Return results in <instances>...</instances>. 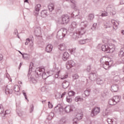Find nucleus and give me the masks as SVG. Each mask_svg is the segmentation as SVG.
Wrapping results in <instances>:
<instances>
[{
  "label": "nucleus",
  "instance_id": "a19ab883",
  "mask_svg": "<svg viewBox=\"0 0 124 124\" xmlns=\"http://www.w3.org/2000/svg\"><path fill=\"white\" fill-rule=\"evenodd\" d=\"M4 112V108H3V106L2 105H0V114H2V116L3 115Z\"/></svg>",
  "mask_w": 124,
  "mask_h": 124
},
{
  "label": "nucleus",
  "instance_id": "f03ea898",
  "mask_svg": "<svg viewBox=\"0 0 124 124\" xmlns=\"http://www.w3.org/2000/svg\"><path fill=\"white\" fill-rule=\"evenodd\" d=\"M35 76L36 78L39 77H42L43 79H47L48 76L45 73V69L44 68L38 67L37 68L35 71Z\"/></svg>",
  "mask_w": 124,
  "mask_h": 124
},
{
  "label": "nucleus",
  "instance_id": "338daca9",
  "mask_svg": "<svg viewBox=\"0 0 124 124\" xmlns=\"http://www.w3.org/2000/svg\"><path fill=\"white\" fill-rule=\"evenodd\" d=\"M87 71L88 72H90V71L91 70V66H88L86 69Z\"/></svg>",
  "mask_w": 124,
  "mask_h": 124
},
{
  "label": "nucleus",
  "instance_id": "f8f14e48",
  "mask_svg": "<svg viewBox=\"0 0 124 124\" xmlns=\"http://www.w3.org/2000/svg\"><path fill=\"white\" fill-rule=\"evenodd\" d=\"M67 1H69L70 0V1L71 2L72 4H71V7L73 9H74V10H77V9H78V7H77V5L76 4V3H77L76 2V1L74 0H66Z\"/></svg>",
  "mask_w": 124,
  "mask_h": 124
},
{
  "label": "nucleus",
  "instance_id": "dca6fc26",
  "mask_svg": "<svg viewBox=\"0 0 124 124\" xmlns=\"http://www.w3.org/2000/svg\"><path fill=\"white\" fill-rule=\"evenodd\" d=\"M119 90V86L117 84H114L111 87V92H117Z\"/></svg>",
  "mask_w": 124,
  "mask_h": 124
},
{
  "label": "nucleus",
  "instance_id": "a18cd8bd",
  "mask_svg": "<svg viewBox=\"0 0 124 124\" xmlns=\"http://www.w3.org/2000/svg\"><path fill=\"white\" fill-rule=\"evenodd\" d=\"M96 82L98 85H101L102 84H103V80L100 78H97L96 80Z\"/></svg>",
  "mask_w": 124,
  "mask_h": 124
},
{
  "label": "nucleus",
  "instance_id": "6e6552de",
  "mask_svg": "<svg viewBox=\"0 0 124 124\" xmlns=\"http://www.w3.org/2000/svg\"><path fill=\"white\" fill-rule=\"evenodd\" d=\"M100 112V108L96 107L93 108L91 112V117H94V116H96L98 114H99Z\"/></svg>",
  "mask_w": 124,
  "mask_h": 124
},
{
  "label": "nucleus",
  "instance_id": "864d4df0",
  "mask_svg": "<svg viewBox=\"0 0 124 124\" xmlns=\"http://www.w3.org/2000/svg\"><path fill=\"white\" fill-rule=\"evenodd\" d=\"M106 62H107V64H108L109 67H110L113 64V61H109V62L107 61Z\"/></svg>",
  "mask_w": 124,
  "mask_h": 124
},
{
  "label": "nucleus",
  "instance_id": "f704fd0d",
  "mask_svg": "<svg viewBox=\"0 0 124 124\" xmlns=\"http://www.w3.org/2000/svg\"><path fill=\"white\" fill-rule=\"evenodd\" d=\"M107 122L108 124H117V121H114V120L108 118Z\"/></svg>",
  "mask_w": 124,
  "mask_h": 124
},
{
  "label": "nucleus",
  "instance_id": "a211bd4d",
  "mask_svg": "<svg viewBox=\"0 0 124 124\" xmlns=\"http://www.w3.org/2000/svg\"><path fill=\"white\" fill-rule=\"evenodd\" d=\"M68 58H69V54L67 52H65L63 53V55H62V60L63 61H64V62H65L66 61H67V60H68Z\"/></svg>",
  "mask_w": 124,
  "mask_h": 124
},
{
  "label": "nucleus",
  "instance_id": "603ef678",
  "mask_svg": "<svg viewBox=\"0 0 124 124\" xmlns=\"http://www.w3.org/2000/svg\"><path fill=\"white\" fill-rule=\"evenodd\" d=\"M9 114H10V110H6L5 111V113L3 114V115H2V117H5L6 115H8Z\"/></svg>",
  "mask_w": 124,
  "mask_h": 124
},
{
  "label": "nucleus",
  "instance_id": "c85d7f7f",
  "mask_svg": "<svg viewBox=\"0 0 124 124\" xmlns=\"http://www.w3.org/2000/svg\"><path fill=\"white\" fill-rule=\"evenodd\" d=\"M118 56L120 58H123L124 56V48H121L118 53Z\"/></svg>",
  "mask_w": 124,
  "mask_h": 124
},
{
  "label": "nucleus",
  "instance_id": "5701e85b",
  "mask_svg": "<svg viewBox=\"0 0 124 124\" xmlns=\"http://www.w3.org/2000/svg\"><path fill=\"white\" fill-rule=\"evenodd\" d=\"M111 22L113 25V29H114V30H117V29H118V24H119V23L113 19L111 20Z\"/></svg>",
  "mask_w": 124,
  "mask_h": 124
},
{
  "label": "nucleus",
  "instance_id": "8fccbe9b",
  "mask_svg": "<svg viewBox=\"0 0 124 124\" xmlns=\"http://www.w3.org/2000/svg\"><path fill=\"white\" fill-rule=\"evenodd\" d=\"M81 26H83L84 28H86L88 25V22L84 21L81 23Z\"/></svg>",
  "mask_w": 124,
  "mask_h": 124
},
{
  "label": "nucleus",
  "instance_id": "6e6d98bb",
  "mask_svg": "<svg viewBox=\"0 0 124 124\" xmlns=\"http://www.w3.org/2000/svg\"><path fill=\"white\" fill-rule=\"evenodd\" d=\"M101 16H102V17H104V16H108V13L106 12H103L101 15Z\"/></svg>",
  "mask_w": 124,
  "mask_h": 124
},
{
  "label": "nucleus",
  "instance_id": "cd10ccee",
  "mask_svg": "<svg viewBox=\"0 0 124 124\" xmlns=\"http://www.w3.org/2000/svg\"><path fill=\"white\" fill-rule=\"evenodd\" d=\"M112 99H113L114 102H115V104H116L117 103L120 102V101L121 100V97L119 96H115L113 97Z\"/></svg>",
  "mask_w": 124,
  "mask_h": 124
},
{
  "label": "nucleus",
  "instance_id": "de8ad7c7",
  "mask_svg": "<svg viewBox=\"0 0 124 124\" xmlns=\"http://www.w3.org/2000/svg\"><path fill=\"white\" fill-rule=\"evenodd\" d=\"M87 40H88V39L80 40L79 41V43L81 45L85 44L87 42Z\"/></svg>",
  "mask_w": 124,
  "mask_h": 124
},
{
  "label": "nucleus",
  "instance_id": "4d7b16f0",
  "mask_svg": "<svg viewBox=\"0 0 124 124\" xmlns=\"http://www.w3.org/2000/svg\"><path fill=\"white\" fill-rule=\"evenodd\" d=\"M25 91H22V93H23V95L25 98V99H26V100H28V101H29V100L28 99V97H27V93L24 92Z\"/></svg>",
  "mask_w": 124,
  "mask_h": 124
},
{
  "label": "nucleus",
  "instance_id": "e433bc0d",
  "mask_svg": "<svg viewBox=\"0 0 124 124\" xmlns=\"http://www.w3.org/2000/svg\"><path fill=\"white\" fill-rule=\"evenodd\" d=\"M94 19V15L93 14H90L88 16V21H93Z\"/></svg>",
  "mask_w": 124,
  "mask_h": 124
},
{
  "label": "nucleus",
  "instance_id": "79ce46f5",
  "mask_svg": "<svg viewBox=\"0 0 124 124\" xmlns=\"http://www.w3.org/2000/svg\"><path fill=\"white\" fill-rule=\"evenodd\" d=\"M108 104L109 105H116V102L114 101V99L113 98L110 99L108 101Z\"/></svg>",
  "mask_w": 124,
  "mask_h": 124
},
{
  "label": "nucleus",
  "instance_id": "774afa93",
  "mask_svg": "<svg viewBox=\"0 0 124 124\" xmlns=\"http://www.w3.org/2000/svg\"><path fill=\"white\" fill-rule=\"evenodd\" d=\"M66 93V92H64V93H63L62 94V95H61V98H62L64 96V95H65Z\"/></svg>",
  "mask_w": 124,
  "mask_h": 124
},
{
  "label": "nucleus",
  "instance_id": "6ab92c4d",
  "mask_svg": "<svg viewBox=\"0 0 124 124\" xmlns=\"http://www.w3.org/2000/svg\"><path fill=\"white\" fill-rule=\"evenodd\" d=\"M69 52L72 55H74L75 57H78L77 53L76 52V48L69 49Z\"/></svg>",
  "mask_w": 124,
  "mask_h": 124
},
{
  "label": "nucleus",
  "instance_id": "0e129e2a",
  "mask_svg": "<svg viewBox=\"0 0 124 124\" xmlns=\"http://www.w3.org/2000/svg\"><path fill=\"white\" fill-rule=\"evenodd\" d=\"M30 41H31V40L30 39V38H27L26 39V42L25 43V45H28L29 42H30Z\"/></svg>",
  "mask_w": 124,
  "mask_h": 124
},
{
  "label": "nucleus",
  "instance_id": "423d86ee",
  "mask_svg": "<svg viewBox=\"0 0 124 124\" xmlns=\"http://www.w3.org/2000/svg\"><path fill=\"white\" fill-rule=\"evenodd\" d=\"M107 10L110 15L114 16L116 14V9L115 7L112 5H109L107 8Z\"/></svg>",
  "mask_w": 124,
  "mask_h": 124
},
{
  "label": "nucleus",
  "instance_id": "bf43d9fd",
  "mask_svg": "<svg viewBox=\"0 0 124 124\" xmlns=\"http://www.w3.org/2000/svg\"><path fill=\"white\" fill-rule=\"evenodd\" d=\"M48 108H50V109L53 108V105L51 102H48Z\"/></svg>",
  "mask_w": 124,
  "mask_h": 124
},
{
  "label": "nucleus",
  "instance_id": "20e7f679",
  "mask_svg": "<svg viewBox=\"0 0 124 124\" xmlns=\"http://www.w3.org/2000/svg\"><path fill=\"white\" fill-rule=\"evenodd\" d=\"M101 50L107 53H113L115 51V48L108 46H106V45H104L101 46Z\"/></svg>",
  "mask_w": 124,
  "mask_h": 124
},
{
  "label": "nucleus",
  "instance_id": "bb28decb",
  "mask_svg": "<svg viewBox=\"0 0 124 124\" xmlns=\"http://www.w3.org/2000/svg\"><path fill=\"white\" fill-rule=\"evenodd\" d=\"M61 109H62V107L60 104L58 105L54 108V111L56 113L61 112Z\"/></svg>",
  "mask_w": 124,
  "mask_h": 124
},
{
  "label": "nucleus",
  "instance_id": "c756f323",
  "mask_svg": "<svg viewBox=\"0 0 124 124\" xmlns=\"http://www.w3.org/2000/svg\"><path fill=\"white\" fill-rule=\"evenodd\" d=\"M47 7L48 8V10L50 12L53 11L54 9H55V5L53 3L49 4L48 6Z\"/></svg>",
  "mask_w": 124,
  "mask_h": 124
},
{
  "label": "nucleus",
  "instance_id": "052dcab7",
  "mask_svg": "<svg viewBox=\"0 0 124 124\" xmlns=\"http://www.w3.org/2000/svg\"><path fill=\"white\" fill-rule=\"evenodd\" d=\"M62 11L61 9H58V10L56 11V13L57 14H62Z\"/></svg>",
  "mask_w": 124,
  "mask_h": 124
},
{
  "label": "nucleus",
  "instance_id": "49530a36",
  "mask_svg": "<svg viewBox=\"0 0 124 124\" xmlns=\"http://www.w3.org/2000/svg\"><path fill=\"white\" fill-rule=\"evenodd\" d=\"M54 114L53 112H51L48 115V117L47 118L48 120H52L54 117Z\"/></svg>",
  "mask_w": 124,
  "mask_h": 124
},
{
  "label": "nucleus",
  "instance_id": "2eb2a0df",
  "mask_svg": "<svg viewBox=\"0 0 124 124\" xmlns=\"http://www.w3.org/2000/svg\"><path fill=\"white\" fill-rule=\"evenodd\" d=\"M80 12L79 11H76L71 13V17L74 18V19H77V18L79 16Z\"/></svg>",
  "mask_w": 124,
  "mask_h": 124
},
{
  "label": "nucleus",
  "instance_id": "7c9ffc66",
  "mask_svg": "<svg viewBox=\"0 0 124 124\" xmlns=\"http://www.w3.org/2000/svg\"><path fill=\"white\" fill-rule=\"evenodd\" d=\"M109 111H110V109L109 108H107L105 109V111L103 112V116L104 117H107L109 115Z\"/></svg>",
  "mask_w": 124,
  "mask_h": 124
},
{
  "label": "nucleus",
  "instance_id": "473e14b6",
  "mask_svg": "<svg viewBox=\"0 0 124 124\" xmlns=\"http://www.w3.org/2000/svg\"><path fill=\"white\" fill-rule=\"evenodd\" d=\"M13 93V90H12V89L11 90L9 89L7 87V86H6L5 87L6 94H9V93Z\"/></svg>",
  "mask_w": 124,
  "mask_h": 124
},
{
  "label": "nucleus",
  "instance_id": "58836bf2",
  "mask_svg": "<svg viewBox=\"0 0 124 124\" xmlns=\"http://www.w3.org/2000/svg\"><path fill=\"white\" fill-rule=\"evenodd\" d=\"M30 57L31 56H30V54H28L27 53H24L23 55L22 58H23V59L24 60H29V59H30Z\"/></svg>",
  "mask_w": 124,
  "mask_h": 124
},
{
  "label": "nucleus",
  "instance_id": "412c9836",
  "mask_svg": "<svg viewBox=\"0 0 124 124\" xmlns=\"http://www.w3.org/2000/svg\"><path fill=\"white\" fill-rule=\"evenodd\" d=\"M58 48L61 51H64L66 49V46L64 44H61L58 46Z\"/></svg>",
  "mask_w": 124,
  "mask_h": 124
},
{
  "label": "nucleus",
  "instance_id": "39448f33",
  "mask_svg": "<svg viewBox=\"0 0 124 124\" xmlns=\"http://www.w3.org/2000/svg\"><path fill=\"white\" fill-rule=\"evenodd\" d=\"M32 66H33V63L31 62L30 65L29 66V70L28 76L29 77V80H30L31 82H32L33 84H35V83H36L37 82L36 79H35V78H34L33 77H32V76H31L30 77H29L30 73H31V69H32Z\"/></svg>",
  "mask_w": 124,
  "mask_h": 124
},
{
  "label": "nucleus",
  "instance_id": "ddd939ff",
  "mask_svg": "<svg viewBox=\"0 0 124 124\" xmlns=\"http://www.w3.org/2000/svg\"><path fill=\"white\" fill-rule=\"evenodd\" d=\"M97 78V76L95 73H92L89 75V79L91 81H95Z\"/></svg>",
  "mask_w": 124,
  "mask_h": 124
},
{
  "label": "nucleus",
  "instance_id": "680f3d73",
  "mask_svg": "<svg viewBox=\"0 0 124 124\" xmlns=\"http://www.w3.org/2000/svg\"><path fill=\"white\" fill-rule=\"evenodd\" d=\"M67 77H68V76L67 75H65L61 77V79L62 80H64V79H66Z\"/></svg>",
  "mask_w": 124,
  "mask_h": 124
},
{
  "label": "nucleus",
  "instance_id": "5fc2aeb1",
  "mask_svg": "<svg viewBox=\"0 0 124 124\" xmlns=\"http://www.w3.org/2000/svg\"><path fill=\"white\" fill-rule=\"evenodd\" d=\"M96 26H97V24L94 23L93 25V27L91 28V30H92V31H94V30H96Z\"/></svg>",
  "mask_w": 124,
  "mask_h": 124
},
{
  "label": "nucleus",
  "instance_id": "0eeeda50",
  "mask_svg": "<svg viewBox=\"0 0 124 124\" xmlns=\"http://www.w3.org/2000/svg\"><path fill=\"white\" fill-rule=\"evenodd\" d=\"M76 65V63L73 60H69L67 61L66 63V67L67 69H70V68H72V67H74V66Z\"/></svg>",
  "mask_w": 124,
  "mask_h": 124
},
{
  "label": "nucleus",
  "instance_id": "7ed1b4c3",
  "mask_svg": "<svg viewBox=\"0 0 124 124\" xmlns=\"http://www.w3.org/2000/svg\"><path fill=\"white\" fill-rule=\"evenodd\" d=\"M61 20L58 21L59 24L61 25H66L69 23L70 17L67 15H63L61 17Z\"/></svg>",
  "mask_w": 124,
  "mask_h": 124
},
{
  "label": "nucleus",
  "instance_id": "2f4dec72",
  "mask_svg": "<svg viewBox=\"0 0 124 124\" xmlns=\"http://www.w3.org/2000/svg\"><path fill=\"white\" fill-rule=\"evenodd\" d=\"M41 7V5L40 4H38L36 5V6L35 7V10L36 12V15H38V12L40 10V8Z\"/></svg>",
  "mask_w": 124,
  "mask_h": 124
},
{
  "label": "nucleus",
  "instance_id": "e2e57ef3",
  "mask_svg": "<svg viewBox=\"0 0 124 124\" xmlns=\"http://www.w3.org/2000/svg\"><path fill=\"white\" fill-rule=\"evenodd\" d=\"M33 105H31V108H30V113H32L33 112Z\"/></svg>",
  "mask_w": 124,
  "mask_h": 124
},
{
  "label": "nucleus",
  "instance_id": "4be33fe9",
  "mask_svg": "<svg viewBox=\"0 0 124 124\" xmlns=\"http://www.w3.org/2000/svg\"><path fill=\"white\" fill-rule=\"evenodd\" d=\"M57 37L58 39H62L63 37H64L63 34H62L60 30H59L57 32Z\"/></svg>",
  "mask_w": 124,
  "mask_h": 124
},
{
  "label": "nucleus",
  "instance_id": "09e8293b",
  "mask_svg": "<svg viewBox=\"0 0 124 124\" xmlns=\"http://www.w3.org/2000/svg\"><path fill=\"white\" fill-rule=\"evenodd\" d=\"M118 76H119V80L120 79L121 80H123V81H124V74H122L121 75H120V74H119Z\"/></svg>",
  "mask_w": 124,
  "mask_h": 124
},
{
  "label": "nucleus",
  "instance_id": "a878e982",
  "mask_svg": "<svg viewBox=\"0 0 124 124\" xmlns=\"http://www.w3.org/2000/svg\"><path fill=\"white\" fill-rule=\"evenodd\" d=\"M14 91L17 93H16L17 95H20V87L18 85H15L14 87Z\"/></svg>",
  "mask_w": 124,
  "mask_h": 124
},
{
  "label": "nucleus",
  "instance_id": "f257e3e1",
  "mask_svg": "<svg viewBox=\"0 0 124 124\" xmlns=\"http://www.w3.org/2000/svg\"><path fill=\"white\" fill-rule=\"evenodd\" d=\"M76 28H77V23L76 22H73L68 28L69 31L71 32V36H72L73 38L76 40L82 37V35L86 33V30H85L84 27L77 29L75 32L72 33L74 29H76Z\"/></svg>",
  "mask_w": 124,
  "mask_h": 124
},
{
  "label": "nucleus",
  "instance_id": "9d476101",
  "mask_svg": "<svg viewBox=\"0 0 124 124\" xmlns=\"http://www.w3.org/2000/svg\"><path fill=\"white\" fill-rule=\"evenodd\" d=\"M112 75L114 76L113 77V80L114 81H115V82H118L119 81V74H120V73L118 71H113L111 73Z\"/></svg>",
  "mask_w": 124,
  "mask_h": 124
},
{
  "label": "nucleus",
  "instance_id": "4c0bfd02",
  "mask_svg": "<svg viewBox=\"0 0 124 124\" xmlns=\"http://www.w3.org/2000/svg\"><path fill=\"white\" fill-rule=\"evenodd\" d=\"M75 94H76V93L72 90L69 91L68 93V96H71V97H72V96H74Z\"/></svg>",
  "mask_w": 124,
  "mask_h": 124
},
{
  "label": "nucleus",
  "instance_id": "9b49d317",
  "mask_svg": "<svg viewBox=\"0 0 124 124\" xmlns=\"http://www.w3.org/2000/svg\"><path fill=\"white\" fill-rule=\"evenodd\" d=\"M73 109H74V106H67L64 108L65 113H70V112H72L73 111Z\"/></svg>",
  "mask_w": 124,
  "mask_h": 124
},
{
  "label": "nucleus",
  "instance_id": "1a4fd4ad",
  "mask_svg": "<svg viewBox=\"0 0 124 124\" xmlns=\"http://www.w3.org/2000/svg\"><path fill=\"white\" fill-rule=\"evenodd\" d=\"M83 118V113H78L76 115V118H74L73 120V124H77V122H78V120H82V118Z\"/></svg>",
  "mask_w": 124,
  "mask_h": 124
},
{
  "label": "nucleus",
  "instance_id": "72a5a7b5",
  "mask_svg": "<svg viewBox=\"0 0 124 124\" xmlns=\"http://www.w3.org/2000/svg\"><path fill=\"white\" fill-rule=\"evenodd\" d=\"M60 31L61 32H62V34H63L64 37L66 35V34L67 33V30L66 29L62 28L60 29Z\"/></svg>",
  "mask_w": 124,
  "mask_h": 124
},
{
  "label": "nucleus",
  "instance_id": "69168bd1",
  "mask_svg": "<svg viewBox=\"0 0 124 124\" xmlns=\"http://www.w3.org/2000/svg\"><path fill=\"white\" fill-rule=\"evenodd\" d=\"M60 72H61V71H59L56 73V74H55V78H59V74H60Z\"/></svg>",
  "mask_w": 124,
  "mask_h": 124
},
{
  "label": "nucleus",
  "instance_id": "37998d69",
  "mask_svg": "<svg viewBox=\"0 0 124 124\" xmlns=\"http://www.w3.org/2000/svg\"><path fill=\"white\" fill-rule=\"evenodd\" d=\"M90 93H91L90 89L86 90L84 91V94L85 96H89V95H90Z\"/></svg>",
  "mask_w": 124,
  "mask_h": 124
},
{
  "label": "nucleus",
  "instance_id": "13d9d810",
  "mask_svg": "<svg viewBox=\"0 0 124 124\" xmlns=\"http://www.w3.org/2000/svg\"><path fill=\"white\" fill-rule=\"evenodd\" d=\"M64 123H65V119H62L60 120L59 122V124H64Z\"/></svg>",
  "mask_w": 124,
  "mask_h": 124
},
{
  "label": "nucleus",
  "instance_id": "aec40b11",
  "mask_svg": "<svg viewBox=\"0 0 124 124\" xmlns=\"http://www.w3.org/2000/svg\"><path fill=\"white\" fill-rule=\"evenodd\" d=\"M69 82L65 80L62 83V87L63 89H67L69 87Z\"/></svg>",
  "mask_w": 124,
  "mask_h": 124
},
{
  "label": "nucleus",
  "instance_id": "ea45409f",
  "mask_svg": "<svg viewBox=\"0 0 124 124\" xmlns=\"http://www.w3.org/2000/svg\"><path fill=\"white\" fill-rule=\"evenodd\" d=\"M66 100L68 103H71V102H72V97H71L70 96H67Z\"/></svg>",
  "mask_w": 124,
  "mask_h": 124
},
{
  "label": "nucleus",
  "instance_id": "c03bdc74",
  "mask_svg": "<svg viewBox=\"0 0 124 124\" xmlns=\"http://www.w3.org/2000/svg\"><path fill=\"white\" fill-rule=\"evenodd\" d=\"M103 67L106 69V70H107V69H108V68H109V67H110L109 66V65L107 64V62H105V63L103 64Z\"/></svg>",
  "mask_w": 124,
  "mask_h": 124
},
{
  "label": "nucleus",
  "instance_id": "c9c22d12",
  "mask_svg": "<svg viewBox=\"0 0 124 124\" xmlns=\"http://www.w3.org/2000/svg\"><path fill=\"white\" fill-rule=\"evenodd\" d=\"M111 27H112V25L109 22L105 23L104 24V28L105 29H109V28H111Z\"/></svg>",
  "mask_w": 124,
  "mask_h": 124
},
{
  "label": "nucleus",
  "instance_id": "b1692460",
  "mask_svg": "<svg viewBox=\"0 0 124 124\" xmlns=\"http://www.w3.org/2000/svg\"><path fill=\"white\" fill-rule=\"evenodd\" d=\"M75 101L76 102H82V101H84V99L80 96H77L75 98Z\"/></svg>",
  "mask_w": 124,
  "mask_h": 124
},
{
  "label": "nucleus",
  "instance_id": "4468645a",
  "mask_svg": "<svg viewBox=\"0 0 124 124\" xmlns=\"http://www.w3.org/2000/svg\"><path fill=\"white\" fill-rule=\"evenodd\" d=\"M49 15V11L47 10H44L41 11V16L43 18H46Z\"/></svg>",
  "mask_w": 124,
  "mask_h": 124
},
{
  "label": "nucleus",
  "instance_id": "f3484780",
  "mask_svg": "<svg viewBox=\"0 0 124 124\" xmlns=\"http://www.w3.org/2000/svg\"><path fill=\"white\" fill-rule=\"evenodd\" d=\"M53 50V46L51 44H48L46 46V51L47 53H50V52H52V50Z\"/></svg>",
  "mask_w": 124,
  "mask_h": 124
},
{
  "label": "nucleus",
  "instance_id": "3c124183",
  "mask_svg": "<svg viewBox=\"0 0 124 124\" xmlns=\"http://www.w3.org/2000/svg\"><path fill=\"white\" fill-rule=\"evenodd\" d=\"M72 77L73 80H76L77 79H78V78H79V75H78V74H76L75 75H73Z\"/></svg>",
  "mask_w": 124,
  "mask_h": 124
},
{
  "label": "nucleus",
  "instance_id": "393cba45",
  "mask_svg": "<svg viewBox=\"0 0 124 124\" xmlns=\"http://www.w3.org/2000/svg\"><path fill=\"white\" fill-rule=\"evenodd\" d=\"M34 33L36 36H39L40 33H41V31L40 30V28H37L34 31Z\"/></svg>",
  "mask_w": 124,
  "mask_h": 124
}]
</instances>
